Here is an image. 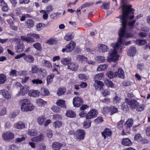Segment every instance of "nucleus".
Wrapping results in <instances>:
<instances>
[{"instance_id": "obj_1", "label": "nucleus", "mask_w": 150, "mask_h": 150, "mask_svg": "<svg viewBox=\"0 0 150 150\" xmlns=\"http://www.w3.org/2000/svg\"><path fill=\"white\" fill-rule=\"evenodd\" d=\"M131 5H125L122 6V15H120L118 18H119L121 21V18L123 16V13L125 11L126 13L127 14V19L128 18L130 20L133 19L134 17L133 15L134 9L132 8Z\"/></svg>"}, {"instance_id": "obj_2", "label": "nucleus", "mask_w": 150, "mask_h": 150, "mask_svg": "<svg viewBox=\"0 0 150 150\" xmlns=\"http://www.w3.org/2000/svg\"><path fill=\"white\" fill-rule=\"evenodd\" d=\"M127 14L125 11L123 13V15L121 18L120 22L121 23L122 28H120L119 33V36L120 37H125V35L126 32L127 26Z\"/></svg>"}, {"instance_id": "obj_3", "label": "nucleus", "mask_w": 150, "mask_h": 150, "mask_svg": "<svg viewBox=\"0 0 150 150\" xmlns=\"http://www.w3.org/2000/svg\"><path fill=\"white\" fill-rule=\"evenodd\" d=\"M39 35L37 34L34 33H28V36L22 35L21 36V40L23 41L30 43L34 42H35V39H37L40 38Z\"/></svg>"}, {"instance_id": "obj_4", "label": "nucleus", "mask_w": 150, "mask_h": 150, "mask_svg": "<svg viewBox=\"0 0 150 150\" xmlns=\"http://www.w3.org/2000/svg\"><path fill=\"white\" fill-rule=\"evenodd\" d=\"M21 108L22 111L28 112L31 111L34 109V106L32 105L28 99H23L21 101Z\"/></svg>"}, {"instance_id": "obj_5", "label": "nucleus", "mask_w": 150, "mask_h": 150, "mask_svg": "<svg viewBox=\"0 0 150 150\" xmlns=\"http://www.w3.org/2000/svg\"><path fill=\"white\" fill-rule=\"evenodd\" d=\"M109 54L110 56L108 58V62H115L118 59L117 52L115 49H111L109 52Z\"/></svg>"}, {"instance_id": "obj_6", "label": "nucleus", "mask_w": 150, "mask_h": 150, "mask_svg": "<svg viewBox=\"0 0 150 150\" xmlns=\"http://www.w3.org/2000/svg\"><path fill=\"white\" fill-rule=\"evenodd\" d=\"M74 137L77 140L81 141L84 139L85 137L86 133L83 129H79L77 130L75 132Z\"/></svg>"}, {"instance_id": "obj_7", "label": "nucleus", "mask_w": 150, "mask_h": 150, "mask_svg": "<svg viewBox=\"0 0 150 150\" xmlns=\"http://www.w3.org/2000/svg\"><path fill=\"white\" fill-rule=\"evenodd\" d=\"M14 137V133L9 131L4 132L2 134V138L5 141H9L12 140Z\"/></svg>"}, {"instance_id": "obj_8", "label": "nucleus", "mask_w": 150, "mask_h": 150, "mask_svg": "<svg viewBox=\"0 0 150 150\" xmlns=\"http://www.w3.org/2000/svg\"><path fill=\"white\" fill-rule=\"evenodd\" d=\"M75 46L76 43L73 41H71L69 43L65 46L64 48L62 50V51L63 52H71L75 48Z\"/></svg>"}, {"instance_id": "obj_9", "label": "nucleus", "mask_w": 150, "mask_h": 150, "mask_svg": "<svg viewBox=\"0 0 150 150\" xmlns=\"http://www.w3.org/2000/svg\"><path fill=\"white\" fill-rule=\"evenodd\" d=\"M118 109L116 107L111 106L110 107L105 108H103V112L105 114L109 113L110 115H112L118 112Z\"/></svg>"}, {"instance_id": "obj_10", "label": "nucleus", "mask_w": 150, "mask_h": 150, "mask_svg": "<svg viewBox=\"0 0 150 150\" xmlns=\"http://www.w3.org/2000/svg\"><path fill=\"white\" fill-rule=\"evenodd\" d=\"M72 103L74 107L78 108L81 106L83 102V99L81 97L76 96L73 98Z\"/></svg>"}, {"instance_id": "obj_11", "label": "nucleus", "mask_w": 150, "mask_h": 150, "mask_svg": "<svg viewBox=\"0 0 150 150\" xmlns=\"http://www.w3.org/2000/svg\"><path fill=\"white\" fill-rule=\"evenodd\" d=\"M98 114V111L96 109L93 108L87 113L86 116V119L91 120L96 117Z\"/></svg>"}, {"instance_id": "obj_12", "label": "nucleus", "mask_w": 150, "mask_h": 150, "mask_svg": "<svg viewBox=\"0 0 150 150\" xmlns=\"http://www.w3.org/2000/svg\"><path fill=\"white\" fill-rule=\"evenodd\" d=\"M101 134L103 137V139H106L107 138L111 136L112 134V132L110 129L106 127L101 132Z\"/></svg>"}, {"instance_id": "obj_13", "label": "nucleus", "mask_w": 150, "mask_h": 150, "mask_svg": "<svg viewBox=\"0 0 150 150\" xmlns=\"http://www.w3.org/2000/svg\"><path fill=\"white\" fill-rule=\"evenodd\" d=\"M16 84L20 86L21 87V89L19 92V95L24 96L27 93L29 89L28 86H23L20 83H18Z\"/></svg>"}, {"instance_id": "obj_14", "label": "nucleus", "mask_w": 150, "mask_h": 150, "mask_svg": "<svg viewBox=\"0 0 150 150\" xmlns=\"http://www.w3.org/2000/svg\"><path fill=\"white\" fill-rule=\"evenodd\" d=\"M127 102L130 105V108L132 110L137 108L139 104L138 102L135 99L127 100Z\"/></svg>"}, {"instance_id": "obj_15", "label": "nucleus", "mask_w": 150, "mask_h": 150, "mask_svg": "<svg viewBox=\"0 0 150 150\" xmlns=\"http://www.w3.org/2000/svg\"><path fill=\"white\" fill-rule=\"evenodd\" d=\"M25 48V46L23 42H19L16 43L15 49L17 52H21L23 51Z\"/></svg>"}, {"instance_id": "obj_16", "label": "nucleus", "mask_w": 150, "mask_h": 150, "mask_svg": "<svg viewBox=\"0 0 150 150\" xmlns=\"http://www.w3.org/2000/svg\"><path fill=\"white\" fill-rule=\"evenodd\" d=\"M117 77L122 79H124L125 78L124 71L121 68H119L117 71L115 73L114 77Z\"/></svg>"}, {"instance_id": "obj_17", "label": "nucleus", "mask_w": 150, "mask_h": 150, "mask_svg": "<svg viewBox=\"0 0 150 150\" xmlns=\"http://www.w3.org/2000/svg\"><path fill=\"white\" fill-rule=\"evenodd\" d=\"M0 6L2 7L1 10L4 12H7L9 9L7 4L4 0H0Z\"/></svg>"}, {"instance_id": "obj_18", "label": "nucleus", "mask_w": 150, "mask_h": 150, "mask_svg": "<svg viewBox=\"0 0 150 150\" xmlns=\"http://www.w3.org/2000/svg\"><path fill=\"white\" fill-rule=\"evenodd\" d=\"M78 64L75 62H71L68 64V69L73 71H76L78 68Z\"/></svg>"}, {"instance_id": "obj_19", "label": "nucleus", "mask_w": 150, "mask_h": 150, "mask_svg": "<svg viewBox=\"0 0 150 150\" xmlns=\"http://www.w3.org/2000/svg\"><path fill=\"white\" fill-rule=\"evenodd\" d=\"M0 94L5 98L8 99L11 97V95L8 91L6 89H2L0 91Z\"/></svg>"}, {"instance_id": "obj_20", "label": "nucleus", "mask_w": 150, "mask_h": 150, "mask_svg": "<svg viewBox=\"0 0 150 150\" xmlns=\"http://www.w3.org/2000/svg\"><path fill=\"white\" fill-rule=\"evenodd\" d=\"M63 146L62 143L58 142H54L52 145L53 150H60Z\"/></svg>"}, {"instance_id": "obj_21", "label": "nucleus", "mask_w": 150, "mask_h": 150, "mask_svg": "<svg viewBox=\"0 0 150 150\" xmlns=\"http://www.w3.org/2000/svg\"><path fill=\"white\" fill-rule=\"evenodd\" d=\"M122 144L125 146H130L132 143L130 140L128 138H124L122 139Z\"/></svg>"}, {"instance_id": "obj_22", "label": "nucleus", "mask_w": 150, "mask_h": 150, "mask_svg": "<svg viewBox=\"0 0 150 150\" xmlns=\"http://www.w3.org/2000/svg\"><path fill=\"white\" fill-rule=\"evenodd\" d=\"M25 24L28 28H30L34 26V22L32 19H29L25 22Z\"/></svg>"}, {"instance_id": "obj_23", "label": "nucleus", "mask_w": 150, "mask_h": 150, "mask_svg": "<svg viewBox=\"0 0 150 150\" xmlns=\"http://www.w3.org/2000/svg\"><path fill=\"white\" fill-rule=\"evenodd\" d=\"M43 139V134H40L38 136L32 138L31 140L33 142H38L42 140Z\"/></svg>"}, {"instance_id": "obj_24", "label": "nucleus", "mask_w": 150, "mask_h": 150, "mask_svg": "<svg viewBox=\"0 0 150 150\" xmlns=\"http://www.w3.org/2000/svg\"><path fill=\"white\" fill-rule=\"evenodd\" d=\"M14 127L18 129H22L25 127V123L21 121H19L15 123L14 125Z\"/></svg>"}, {"instance_id": "obj_25", "label": "nucleus", "mask_w": 150, "mask_h": 150, "mask_svg": "<svg viewBox=\"0 0 150 150\" xmlns=\"http://www.w3.org/2000/svg\"><path fill=\"white\" fill-rule=\"evenodd\" d=\"M98 50L100 52H105L108 51L109 50L108 46L104 44H101L99 47H98Z\"/></svg>"}, {"instance_id": "obj_26", "label": "nucleus", "mask_w": 150, "mask_h": 150, "mask_svg": "<svg viewBox=\"0 0 150 150\" xmlns=\"http://www.w3.org/2000/svg\"><path fill=\"white\" fill-rule=\"evenodd\" d=\"M40 92L38 90H30L28 92V95L30 96L36 97L39 96Z\"/></svg>"}, {"instance_id": "obj_27", "label": "nucleus", "mask_w": 150, "mask_h": 150, "mask_svg": "<svg viewBox=\"0 0 150 150\" xmlns=\"http://www.w3.org/2000/svg\"><path fill=\"white\" fill-rule=\"evenodd\" d=\"M24 59L26 62L29 63L33 62L34 61L33 57L31 55H24Z\"/></svg>"}, {"instance_id": "obj_28", "label": "nucleus", "mask_w": 150, "mask_h": 150, "mask_svg": "<svg viewBox=\"0 0 150 150\" xmlns=\"http://www.w3.org/2000/svg\"><path fill=\"white\" fill-rule=\"evenodd\" d=\"M128 51V54L130 56H134L136 52V48L134 47H130Z\"/></svg>"}, {"instance_id": "obj_29", "label": "nucleus", "mask_w": 150, "mask_h": 150, "mask_svg": "<svg viewBox=\"0 0 150 150\" xmlns=\"http://www.w3.org/2000/svg\"><path fill=\"white\" fill-rule=\"evenodd\" d=\"M42 71V69H39L36 65H34L32 67L31 72L32 74H37L39 72Z\"/></svg>"}, {"instance_id": "obj_30", "label": "nucleus", "mask_w": 150, "mask_h": 150, "mask_svg": "<svg viewBox=\"0 0 150 150\" xmlns=\"http://www.w3.org/2000/svg\"><path fill=\"white\" fill-rule=\"evenodd\" d=\"M86 120L83 122V126L85 128H88L91 126L92 121L89 119H86Z\"/></svg>"}, {"instance_id": "obj_31", "label": "nucleus", "mask_w": 150, "mask_h": 150, "mask_svg": "<svg viewBox=\"0 0 150 150\" xmlns=\"http://www.w3.org/2000/svg\"><path fill=\"white\" fill-rule=\"evenodd\" d=\"M56 104L62 108H65L66 107L65 100H64L59 99L56 102Z\"/></svg>"}, {"instance_id": "obj_32", "label": "nucleus", "mask_w": 150, "mask_h": 150, "mask_svg": "<svg viewBox=\"0 0 150 150\" xmlns=\"http://www.w3.org/2000/svg\"><path fill=\"white\" fill-rule=\"evenodd\" d=\"M66 115L67 116L70 118H74L76 116L75 112L71 110H67Z\"/></svg>"}, {"instance_id": "obj_33", "label": "nucleus", "mask_w": 150, "mask_h": 150, "mask_svg": "<svg viewBox=\"0 0 150 150\" xmlns=\"http://www.w3.org/2000/svg\"><path fill=\"white\" fill-rule=\"evenodd\" d=\"M133 122V120L132 119H128L125 123V125L126 126L127 129H129L132 126Z\"/></svg>"}, {"instance_id": "obj_34", "label": "nucleus", "mask_w": 150, "mask_h": 150, "mask_svg": "<svg viewBox=\"0 0 150 150\" xmlns=\"http://www.w3.org/2000/svg\"><path fill=\"white\" fill-rule=\"evenodd\" d=\"M18 25V24L17 22L16 21H12L10 24V28L11 29L14 30H16L17 29Z\"/></svg>"}, {"instance_id": "obj_35", "label": "nucleus", "mask_w": 150, "mask_h": 150, "mask_svg": "<svg viewBox=\"0 0 150 150\" xmlns=\"http://www.w3.org/2000/svg\"><path fill=\"white\" fill-rule=\"evenodd\" d=\"M76 60L79 61L83 62L84 61H87L88 59L87 57H85L83 55H78L76 58Z\"/></svg>"}, {"instance_id": "obj_36", "label": "nucleus", "mask_w": 150, "mask_h": 150, "mask_svg": "<svg viewBox=\"0 0 150 150\" xmlns=\"http://www.w3.org/2000/svg\"><path fill=\"white\" fill-rule=\"evenodd\" d=\"M66 91V89L65 88L59 87L57 90V95L59 96L63 95L64 93Z\"/></svg>"}, {"instance_id": "obj_37", "label": "nucleus", "mask_w": 150, "mask_h": 150, "mask_svg": "<svg viewBox=\"0 0 150 150\" xmlns=\"http://www.w3.org/2000/svg\"><path fill=\"white\" fill-rule=\"evenodd\" d=\"M57 43V41L55 38H51L47 40L46 42V43L52 45L55 44Z\"/></svg>"}, {"instance_id": "obj_38", "label": "nucleus", "mask_w": 150, "mask_h": 150, "mask_svg": "<svg viewBox=\"0 0 150 150\" xmlns=\"http://www.w3.org/2000/svg\"><path fill=\"white\" fill-rule=\"evenodd\" d=\"M42 65L47 68H49L51 67L52 66V64L50 62L46 60H44L42 62Z\"/></svg>"}, {"instance_id": "obj_39", "label": "nucleus", "mask_w": 150, "mask_h": 150, "mask_svg": "<svg viewBox=\"0 0 150 150\" xmlns=\"http://www.w3.org/2000/svg\"><path fill=\"white\" fill-rule=\"evenodd\" d=\"M94 2H86V3L83 4L80 8L81 9L87 7L91 6L93 5Z\"/></svg>"}, {"instance_id": "obj_40", "label": "nucleus", "mask_w": 150, "mask_h": 150, "mask_svg": "<svg viewBox=\"0 0 150 150\" xmlns=\"http://www.w3.org/2000/svg\"><path fill=\"white\" fill-rule=\"evenodd\" d=\"M54 76V75L53 74H50L47 76V81L48 84L52 82Z\"/></svg>"}, {"instance_id": "obj_41", "label": "nucleus", "mask_w": 150, "mask_h": 150, "mask_svg": "<svg viewBox=\"0 0 150 150\" xmlns=\"http://www.w3.org/2000/svg\"><path fill=\"white\" fill-rule=\"evenodd\" d=\"M105 60V57L103 56H98L96 58V61L99 63L103 62Z\"/></svg>"}, {"instance_id": "obj_42", "label": "nucleus", "mask_w": 150, "mask_h": 150, "mask_svg": "<svg viewBox=\"0 0 150 150\" xmlns=\"http://www.w3.org/2000/svg\"><path fill=\"white\" fill-rule=\"evenodd\" d=\"M36 103L38 105L43 106L47 103V102L41 99H38L36 100Z\"/></svg>"}, {"instance_id": "obj_43", "label": "nucleus", "mask_w": 150, "mask_h": 150, "mask_svg": "<svg viewBox=\"0 0 150 150\" xmlns=\"http://www.w3.org/2000/svg\"><path fill=\"white\" fill-rule=\"evenodd\" d=\"M62 63L64 65H66L69 64L71 62V59L67 58H63L61 60Z\"/></svg>"}, {"instance_id": "obj_44", "label": "nucleus", "mask_w": 150, "mask_h": 150, "mask_svg": "<svg viewBox=\"0 0 150 150\" xmlns=\"http://www.w3.org/2000/svg\"><path fill=\"white\" fill-rule=\"evenodd\" d=\"M135 43L136 44L139 45H143L146 43V42L145 40H142L140 39H137L135 41Z\"/></svg>"}, {"instance_id": "obj_45", "label": "nucleus", "mask_w": 150, "mask_h": 150, "mask_svg": "<svg viewBox=\"0 0 150 150\" xmlns=\"http://www.w3.org/2000/svg\"><path fill=\"white\" fill-rule=\"evenodd\" d=\"M146 105L144 104L138 105L136 110L138 112H141L144 110Z\"/></svg>"}, {"instance_id": "obj_46", "label": "nucleus", "mask_w": 150, "mask_h": 150, "mask_svg": "<svg viewBox=\"0 0 150 150\" xmlns=\"http://www.w3.org/2000/svg\"><path fill=\"white\" fill-rule=\"evenodd\" d=\"M6 77L4 74H0V84H4L6 81Z\"/></svg>"}, {"instance_id": "obj_47", "label": "nucleus", "mask_w": 150, "mask_h": 150, "mask_svg": "<svg viewBox=\"0 0 150 150\" xmlns=\"http://www.w3.org/2000/svg\"><path fill=\"white\" fill-rule=\"evenodd\" d=\"M13 13L16 16H19L20 17H21V14L23 15V14L21 13V9L19 8H17L14 10Z\"/></svg>"}, {"instance_id": "obj_48", "label": "nucleus", "mask_w": 150, "mask_h": 150, "mask_svg": "<svg viewBox=\"0 0 150 150\" xmlns=\"http://www.w3.org/2000/svg\"><path fill=\"white\" fill-rule=\"evenodd\" d=\"M62 122L59 121H57L53 123V125L55 128H59L62 126Z\"/></svg>"}, {"instance_id": "obj_49", "label": "nucleus", "mask_w": 150, "mask_h": 150, "mask_svg": "<svg viewBox=\"0 0 150 150\" xmlns=\"http://www.w3.org/2000/svg\"><path fill=\"white\" fill-rule=\"evenodd\" d=\"M33 46L38 50L40 51L42 50L41 44L39 42H37L33 44Z\"/></svg>"}, {"instance_id": "obj_50", "label": "nucleus", "mask_w": 150, "mask_h": 150, "mask_svg": "<svg viewBox=\"0 0 150 150\" xmlns=\"http://www.w3.org/2000/svg\"><path fill=\"white\" fill-rule=\"evenodd\" d=\"M108 67V65L106 64L100 65L98 66L97 70L98 71H103L106 69Z\"/></svg>"}, {"instance_id": "obj_51", "label": "nucleus", "mask_w": 150, "mask_h": 150, "mask_svg": "<svg viewBox=\"0 0 150 150\" xmlns=\"http://www.w3.org/2000/svg\"><path fill=\"white\" fill-rule=\"evenodd\" d=\"M105 84L106 85H108V86L111 88L113 87L114 84L113 82L108 79H106L104 81Z\"/></svg>"}, {"instance_id": "obj_52", "label": "nucleus", "mask_w": 150, "mask_h": 150, "mask_svg": "<svg viewBox=\"0 0 150 150\" xmlns=\"http://www.w3.org/2000/svg\"><path fill=\"white\" fill-rule=\"evenodd\" d=\"M45 120V118L44 116L39 117L38 119V122L40 125H42Z\"/></svg>"}, {"instance_id": "obj_53", "label": "nucleus", "mask_w": 150, "mask_h": 150, "mask_svg": "<svg viewBox=\"0 0 150 150\" xmlns=\"http://www.w3.org/2000/svg\"><path fill=\"white\" fill-rule=\"evenodd\" d=\"M45 25L43 23H39L36 25V29L38 30H40L43 28L45 27Z\"/></svg>"}, {"instance_id": "obj_54", "label": "nucleus", "mask_w": 150, "mask_h": 150, "mask_svg": "<svg viewBox=\"0 0 150 150\" xmlns=\"http://www.w3.org/2000/svg\"><path fill=\"white\" fill-rule=\"evenodd\" d=\"M95 82H96L97 85L99 86V89L100 90L103 89V86H104V84L102 81H100L96 80Z\"/></svg>"}, {"instance_id": "obj_55", "label": "nucleus", "mask_w": 150, "mask_h": 150, "mask_svg": "<svg viewBox=\"0 0 150 150\" xmlns=\"http://www.w3.org/2000/svg\"><path fill=\"white\" fill-rule=\"evenodd\" d=\"M128 103H124L122 104V109L124 111H127L129 110V108L128 105Z\"/></svg>"}, {"instance_id": "obj_56", "label": "nucleus", "mask_w": 150, "mask_h": 150, "mask_svg": "<svg viewBox=\"0 0 150 150\" xmlns=\"http://www.w3.org/2000/svg\"><path fill=\"white\" fill-rule=\"evenodd\" d=\"M32 82L33 84H41L42 83L43 81L39 79H34L32 80Z\"/></svg>"}, {"instance_id": "obj_57", "label": "nucleus", "mask_w": 150, "mask_h": 150, "mask_svg": "<svg viewBox=\"0 0 150 150\" xmlns=\"http://www.w3.org/2000/svg\"><path fill=\"white\" fill-rule=\"evenodd\" d=\"M103 121L102 117L100 116L94 120V122L96 124L101 123Z\"/></svg>"}, {"instance_id": "obj_58", "label": "nucleus", "mask_w": 150, "mask_h": 150, "mask_svg": "<svg viewBox=\"0 0 150 150\" xmlns=\"http://www.w3.org/2000/svg\"><path fill=\"white\" fill-rule=\"evenodd\" d=\"M51 109L53 111L56 112H59L61 110L59 107L56 105H53Z\"/></svg>"}, {"instance_id": "obj_59", "label": "nucleus", "mask_w": 150, "mask_h": 150, "mask_svg": "<svg viewBox=\"0 0 150 150\" xmlns=\"http://www.w3.org/2000/svg\"><path fill=\"white\" fill-rule=\"evenodd\" d=\"M106 75L110 79H112L114 77V74L112 71H110L107 72Z\"/></svg>"}, {"instance_id": "obj_60", "label": "nucleus", "mask_w": 150, "mask_h": 150, "mask_svg": "<svg viewBox=\"0 0 150 150\" xmlns=\"http://www.w3.org/2000/svg\"><path fill=\"white\" fill-rule=\"evenodd\" d=\"M17 71L15 69H13L9 72V75L11 77H13L17 76Z\"/></svg>"}, {"instance_id": "obj_61", "label": "nucleus", "mask_w": 150, "mask_h": 150, "mask_svg": "<svg viewBox=\"0 0 150 150\" xmlns=\"http://www.w3.org/2000/svg\"><path fill=\"white\" fill-rule=\"evenodd\" d=\"M41 93L42 95L44 96H47L50 95L49 91L46 88H44L43 90L42 91Z\"/></svg>"}, {"instance_id": "obj_62", "label": "nucleus", "mask_w": 150, "mask_h": 150, "mask_svg": "<svg viewBox=\"0 0 150 150\" xmlns=\"http://www.w3.org/2000/svg\"><path fill=\"white\" fill-rule=\"evenodd\" d=\"M102 95L104 97L107 96L110 94V91L107 89L104 90L102 92Z\"/></svg>"}, {"instance_id": "obj_63", "label": "nucleus", "mask_w": 150, "mask_h": 150, "mask_svg": "<svg viewBox=\"0 0 150 150\" xmlns=\"http://www.w3.org/2000/svg\"><path fill=\"white\" fill-rule=\"evenodd\" d=\"M28 133L31 136H35L37 134V132L33 129L29 130Z\"/></svg>"}, {"instance_id": "obj_64", "label": "nucleus", "mask_w": 150, "mask_h": 150, "mask_svg": "<svg viewBox=\"0 0 150 150\" xmlns=\"http://www.w3.org/2000/svg\"><path fill=\"white\" fill-rule=\"evenodd\" d=\"M47 136L49 138H51L53 136L52 131L51 129L47 130L46 131Z\"/></svg>"}]
</instances>
